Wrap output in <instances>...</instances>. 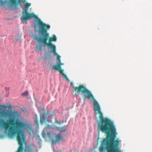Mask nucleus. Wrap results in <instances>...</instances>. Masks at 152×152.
Wrapping results in <instances>:
<instances>
[{
	"mask_svg": "<svg viewBox=\"0 0 152 152\" xmlns=\"http://www.w3.org/2000/svg\"><path fill=\"white\" fill-rule=\"evenodd\" d=\"M75 94L81 93L84 94L85 99H91L93 100L94 109L96 114H99V120L96 118L99 132L101 131L106 133L107 137L104 139L99 148L100 152H104L105 149L108 152H116L118 150L121 140H115L117 133L116 128L113 121L107 118L104 117L101 111L100 107L98 102L95 100L91 92L88 90H74Z\"/></svg>",
	"mask_w": 152,
	"mask_h": 152,
	"instance_id": "nucleus-1",
	"label": "nucleus"
},
{
	"mask_svg": "<svg viewBox=\"0 0 152 152\" xmlns=\"http://www.w3.org/2000/svg\"><path fill=\"white\" fill-rule=\"evenodd\" d=\"M12 116L17 118L14 122L13 119L7 120L6 122L0 118V126L2 127L5 132H7V135L10 138H12L16 135V138L19 145H21L23 150L24 147H28L33 145L26 146V142L25 141V136L23 130H26L30 131L32 129L28 124L25 123L19 120L18 118L20 116V113L16 111H6L4 110L0 111V117L6 118Z\"/></svg>",
	"mask_w": 152,
	"mask_h": 152,
	"instance_id": "nucleus-2",
	"label": "nucleus"
},
{
	"mask_svg": "<svg viewBox=\"0 0 152 152\" xmlns=\"http://www.w3.org/2000/svg\"><path fill=\"white\" fill-rule=\"evenodd\" d=\"M39 27L38 30H35V31L38 32L39 34L44 36L43 38H41L37 36L35 37V39L39 42H41L44 45H46L48 48L51 49V52L53 53L54 55H57L56 52V46L52 43L53 42H55L57 39L55 35H54L52 37H50L48 39V42L47 41L49 37V34L47 31L50 28V26L45 23H43L42 21H39L38 24L37 25V27Z\"/></svg>",
	"mask_w": 152,
	"mask_h": 152,
	"instance_id": "nucleus-3",
	"label": "nucleus"
},
{
	"mask_svg": "<svg viewBox=\"0 0 152 152\" xmlns=\"http://www.w3.org/2000/svg\"><path fill=\"white\" fill-rule=\"evenodd\" d=\"M25 0H10L9 1V7L11 9H17L18 8V5L20 4V2H22L24 4L25 9L23 10L22 13L23 16L21 17V19L23 23H26L27 20L34 18L37 23L34 25V27H37V25L38 22L41 20L34 13H30L28 12L29 7L31 4L29 3H25Z\"/></svg>",
	"mask_w": 152,
	"mask_h": 152,
	"instance_id": "nucleus-4",
	"label": "nucleus"
},
{
	"mask_svg": "<svg viewBox=\"0 0 152 152\" xmlns=\"http://www.w3.org/2000/svg\"><path fill=\"white\" fill-rule=\"evenodd\" d=\"M23 148L21 145L18 147L16 152H23ZM24 152H34V147L32 145L26 147Z\"/></svg>",
	"mask_w": 152,
	"mask_h": 152,
	"instance_id": "nucleus-5",
	"label": "nucleus"
},
{
	"mask_svg": "<svg viewBox=\"0 0 152 152\" xmlns=\"http://www.w3.org/2000/svg\"><path fill=\"white\" fill-rule=\"evenodd\" d=\"M47 114L45 113H44L42 115H41L40 117V123L41 124H45L47 122H49L47 118H46Z\"/></svg>",
	"mask_w": 152,
	"mask_h": 152,
	"instance_id": "nucleus-6",
	"label": "nucleus"
},
{
	"mask_svg": "<svg viewBox=\"0 0 152 152\" xmlns=\"http://www.w3.org/2000/svg\"><path fill=\"white\" fill-rule=\"evenodd\" d=\"M64 65V64L61 63V61L58 63L57 65L54 66H52V68L53 69L58 71L61 72V70L62 69H61V66Z\"/></svg>",
	"mask_w": 152,
	"mask_h": 152,
	"instance_id": "nucleus-7",
	"label": "nucleus"
},
{
	"mask_svg": "<svg viewBox=\"0 0 152 152\" xmlns=\"http://www.w3.org/2000/svg\"><path fill=\"white\" fill-rule=\"evenodd\" d=\"M42 45L41 44H37L36 47V50L37 51L39 52L42 50Z\"/></svg>",
	"mask_w": 152,
	"mask_h": 152,
	"instance_id": "nucleus-8",
	"label": "nucleus"
},
{
	"mask_svg": "<svg viewBox=\"0 0 152 152\" xmlns=\"http://www.w3.org/2000/svg\"><path fill=\"white\" fill-rule=\"evenodd\" d=\"M64 70H61V72H60V73L61 74L63 78L64 79H65L66 80H68V81H69V79L68 78L66 75H65L64 73Z\"/></svg>",
	"mask_w": 152,
	"mask_h": 152,
	"instance_id": "nucleus-9",
	"label": "nucleus"
},
{
	"mask_svg": "<svg viewBox=\"0 0 152 152\" xmlns=\"http://www.w3.org/2000/svg\"><path fill=\"white\" fill-rule=\"evenodd\" d=\"M66 126L60 127L58 128V129L61 132H64L66 130Z\"/></svg>",
	"mask_w": 152,
	"mask_h": 152,
	"instance_id": "nucleus-10",
	"label": "nucleus"
},
{
	"mask_svg": "<svg viewBox=\"0 0 152 152\" xmlns=\"http://www.w3.org/2000/svg\"><path fill=\"white\" fill-rule=\"evenodd\" d=\"M56 138L57 141H59L62 140V137L61 136L60 134H58L56 135Z\"/></svg>",
	"mask_w": 152,
	"mask_h": 152,
	"instance_id": "nucleus-11",
	"label": "nucleus"
},
{
	"mask_svg": "<svg viewBox=\"0 0 152 152\" xmlns=\"http://www.w3.org/2000/svg\"><path fill=\"white\" fill-rule=\"evenodd\" d=\"M8 107V108L10 109L12 108V106L11 104L9 105L8 106H3L2 105H0V108H3L4 109H6L7 108V107Z\"/></svg>",
	"mask_w": 152,
	"mask_h": 152,
	"instance_id": "nucleus-12",
	"label": "nucleus"
},
{
	"mask_svg": "<svg viewBox=\"0 0 152 152\" xmlns=\"http://www.w3.org/2000/svg\"><path fill=\"white\" fill-rule=\"evenodd\" d=\"M35 119V124L37 125L38 126L39 125V121L38 118V117L37 115H35L34 117Z\"/></svg>",
	"mask_w": 152,
	"mask_h": 152,
	"instance_id": "nucleus-13",
	"label": "nucleus"
},
{
	"mask_svg": "<svg viewBox=\"0 0 152 152\" xmlns=\"http://www.w3.org/2000/svg\"><path fill=\"white\" fill-rule=\"evenodd\" d=\"M6 2V1H3L2 0H0V6H4Z\"/></svg>",
	"mask_w": 152,
	"mask_h": 152,
	"instance_id": "nucleus-14",
	"label": "nucleus"
},
{
	"mask_svg": "<svg viewBox=\"0 0 152 152\" xmlns=\"http://www.w3.org/2000/svg\"><path fill=\"white\" fill-rule=\"evenodd\" d=\"M44 109V107H41L40 108H39L38 109L39 112L41 113L43 112Z\"/></svg>",
	"mask_w": 152,
	"mask_h": 152,
	"instance_id": "nucleus-15",
	"label": "nucleus"
},
{
	"mask_svg": "<svg viewBox=\"0 0 152 152\" xmlns=\"http://www.w3.org/2000/svg\"><path fill=\"white\" fill-rule=\"evenodd\" d=\"M55 55L56 56V55ZM56 55L57 56V61H58V62L61 61V59H60L61 56H60L58 55L57 54Z\"/></svg>",
	"mask_w": 152,
	"mask_h": 152,
	"instance_id": "nucleus-16",
	"label": "nucleus"
},
{
	"mask_svg": "<svg viewBox=\"0 0 152 152\" xmlns=\"http://www.w3.org/2000/svg\"><path fill=\"white\" fill-rule=\"evenodd\" d=\"M28 94V91H26L24 92L23 94L22 95L25 96H27Z\"/></svg>",
	"mask_w": 152,
	"mask_h": 152,
	"instance_id": "nucleus-17",
	"label": "nucleus"
},
{
	"mask_svg": "<svg viewBox=\"0 0 152 152\" xmlns=\"http://www.w3.org/2000/svg\"><path fill=\"white\" fill-rule=\"evenodd\" d=\"M58 141L57 140H52V143L53 144H55Z\"/></svg>",
	"mask_w": 152,
	"mask_h": 152,
	"instance_id": "nucleus-18",
	"label": "nucleus"
},
{
	"mask_svg": "<svg viewBox=\"0 0 152 152\" xmlns=\"http://www.w3.org/2000/svg\"><path fill=\"white\" fill-rule=\"evenodd\" d=\"M42 136L44 137H45V133H42Z\"/></svg>",
	"mask_w": 152,
	"mask_h": 152,
	"instance_id": "nucleus-19",
	"label": "nucleus"
},
{
	"mask_svg": "<svg viewBox=\"0 0 152 152\" xmlns=\"http://www.w3.org/2000/svg\"><path fill=\"white\" fill-rule=\"evenodd\" d=\"M47 134H48V136H49L50 135V132L48 133Z\"/></svg>",
	"mask_w": 152,
	"mask_h": 152,
	"instance_id": "nucleus-20",
	"label": "nucleus"
}]
</instances>
